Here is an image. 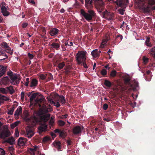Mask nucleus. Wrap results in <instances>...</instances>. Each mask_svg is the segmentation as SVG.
<instances>
[{
  "instance_id": "obj_1",
  "label": "nucleus",
  "mask_w": 155,
  "mask_h": 155,
  "mask_svg": "<svg viewBox=\"0 0 155 155\" xmlns=\"http://www.w3.org/2000/svg\"><path fill=\"white\" fill-rule=\"evenodd\" d=\"M135 3L144 13L149 12L152 5L155 4V0H135Z\"/></svg>"
},
{
  "instance_id": "obj_2",
  "label": "nucleus",
  "mask_w": 155,
  "mask_h": 155,
  "mask_svg": "<svg viewBox=\"0 0 155 155\" xmlns=\"http://www.w3.org/2000/svg\"><path fill=\"white\" fill-rule=\"evenodd\" d=\"M7 75L10 78V82L12 84L17 85L18 84L21 79L19 75L14 73L11 71L7 72Z\"/></svg>"
},
{
  "instance_id": "obj_3",
  "label": "nucleus",
  "mask_w": 155,
  "mask_h": 155,
  "mask_svg": "<svg viewBox=\"0 0 155 155\" xmlns=\"http://www.w3.org/2000/svg\"><path fill=\"white\" fill-rule=\"evenodd\" d=\"M87 52L85 51H79L77 53L76 59L78 64H82L83 61H86Z\"/></svg>"
},
{
  "instance_id": "obj_4",
  "label": "nucleus",
  "mask_w": 155,
  "mask_h": 155,
  "mask_svg": "<svg viewBox=\"0 0 155 155\" xmlns=\"http://www.w3.org/2000/svg\"><path fill=\"white\" fill-rule=\"evenodd\" d=\"M81 14L85 19L89 21L91 20L92 18L95 15L94 12L92 10H88L87 12H86L85 11L81 9Z\"/></svg>"
},
{
  "instance_id": "obj_5",
  "label": "nucleus",
  "mask_w": 155,
  "mask_h": 155,
  "mask_svg": "<svg viewBox=\"0 0 155 155\" xmlns=\"http://www.w3.org/2000/svg\"><path fill=\"white\" fill-rule=\"evenodd\" d=\"M11 134V132L8 129V126H4L0 131V138L5 139Z\"/></svg>"
},
{
  "instance_id": "obj_6",
  "label": "nucleus",
  "mask_w": 155,
  "mask_h": 155,
  "mask_svg": "<svg viewBox=\"0 0 155 155\" xmlns=\"http://www.w3.org/2000/svg\"><path fill=\"white\" fill-rule=\"evenodd\" d=\"M130 79L129 78H125L124 79L125 83L126 84H128L131 88L133 90H135L137 89L138 87V81L135 80L134 81V84H131L129 83Z\"/></svg>"
},
{
  "instance_id": "obj_7",
  "label": "nucleus",
  "mask_w": 155,
  "mask_h": 155,
  "mask_svg": "<svg viewBox=\"0 0 155 155\" xmlns=\"http://www.w3.org/2000/svg\"><path fill=\"white\" fill-rule=\"evenodd\" d=\"M114 14L111 12H108L106 10L103 13V18L108 20H112L113 19Z\"/></svg>"
},
{
  "instance_id": "obj_8",
  "label": "nucleus",
  "mask_w": 155,
  "mask_h": 155,
  "mask_svg": "<svg viewBox=\"0 0 155 155\" xmlns=\"http://www.w3.org/2000/svg\"><path fill=\"white\" fill-rule=\"evenodd\" d=\"M35 133L33 130L29 127V126H28L26 129V133L25 134V136L28 137V138H30L34 135Z\"/></svg>"
},
{
  "instance_id": "obj_9",
  "label": "nucleus",
  "mask_w": 155,
  "mask_h": 155,
  "mask_svg": "<svg viewBox=\"0 0 155 155\" xmlns=\"http://www.w3.org/2000/svg\"><path fill=\"white\" fill-rule=\"evenodd\" d=\"M33 148H30L29 151L31 155H35V152L37 151L39 153L40 151L39 146H34Z\"/></svg>"
},
{
  "instance_id": "obj_10",
  "label": "nucleus",
  "mask_w": 155,
  "mask_h": 155,
  "mask_svg": "<svg viewBox=\"0 0 155 155\" xmlns=\"http://www.w3.org/2000/svg\"><path fill=\"white\" fill-rule=\"evenodd\" d=\"M27 141V139L24 137H20L18 140V144L20 146L24 145Z\"/></svg>"
},
{
  "instance_id": "obj_11",
  "label": "nucleus",
  "mask_w": 155,
  "mask_h": 155,
  "mask_svg": "<svg viewBox=\"0 0 155 155\" xmlns=\"http://www.w3.org/2000/svg\"><path fill=\"white\" fill-rule=\"evenodd\" d=\"M101 51L97 49H95L92 51L91 52V54L93 58L98 57L100 55Z\"/></svg>"
},
{
  "instance_id": "obj_12",
  "label": "nucleus",
  "mask_w": 155,
  "mask_h": 155,
  "mask_svg": "<svg viewBox=\"0 0 155 155\" xmlns=\"http://www.w3.org/2000/svg\"><path fill=\"white\" fill-rule=\"evenodd\" d=\"M58 95L57 94H54V96L52 95L48 98V100L50 104H52L54 103V100L58 99Z\"/></svg>"
},
{
  "instance_id": "obj_13",
  "label": "nucleus",
  "mask_w": 155,
  "mask_h": 155,
  "mask_svg": "<svg viewBox=\"0 0 155 155\" xmlns=\"http://www.w3.org/2000/svg\"><path fill=\"white\" fill-rule=\"evenodd\" d=\"M47 128V126L46 123H45L41 125L38 127L39 133L46 131Z\"/></svg>"
},
{
  "instance_id": "obj_14",
  "label": "nucleus",
  "mask_w": 155,
  "mask_h": 155,
  "mask_svg": "<svg viewBox=\"0 0 155 155\" xmlns=\"http://www.w3.org/2000/svg\"><path fill=\"white\" fill-rule=\"evenodd\" d=\"M1 10L4 16H7L9 15V12L7 10V9L5 6H2L1 8Z\"/></svg>"
},
{
  "instance_id": "obj_15",
  "label": "nucleus",
  "mask_w": 155,
  "mask_h": 155,
  "mask_svg": "<svg viewBox=\"0 0 155 155\" xmlns=\"http://www.w3.org/2000/svg\"><path fill=\"white\" fill-rule=\"evenodd\" d=\"M81 128L79 126H77L75 127L73 130V132L74 134H78L81 132Z\"/></svg>"
},
{
  "instance_id": "obj_16",
  "label": "nucleus",
  "mask_w": 155,
  "mask_h": 155,
  "mask_svg": "<svg viewBox=\"0 0 155 155\" xmlns=\"http://www.w3.org/2000/svg\"><path fill=\"white\" fill-rule=\"evenodd\" d=\"M2 83L4 84H8L10 82V78L8 76H6L2 78L1 79Z\"/></svg>"
},
{
  "instance_id": "obj_17",
  "label": "nucleus",
  "mask_w": 155,
  "mask_h": 155,
  "mask_svg": "<svg viewBox=\"0 0 155 155\" xmlns=\"http://www.w3.org/2000/svg\"><path fill=\"white\" fill-rule=\"evenodd\" d=\"M58 31V30L57 28H52L50 31V34L51 36H54L57 35Z\"/></svg>"
},
{
  "instance_id": "obj_18",
  "label": "nucleus",
  "mask_w": 155,
  "mask_h": 155,
  "mask_svg": "<svg viewBox=\"0 0 155 155\" xmlns=\"http://www.w3.org/2000/svg\"><path fill=\"white\" fill-rule=\"evenodd\" d=\"M92 0H85V5L87 8H89L91 7Z\"/></svg>"
},
{
  "instance_id": "obj_19",
  "label": "nucleus",
  "mask_w": 155,
  "mask_h": 155,
  "mask_svg": "<svg viewBox=\"0 0 155 155\" xmlns=\"http://www.w3.org/2000/svg\"><path fill=\"white\" fill-rule=\"evenodd\" d=\"M50 118V115L48 114L46 115H43L41 117V120L44 122H46Z\"/></svg>"
},
{
  "instance_id": "obj_20",
  "label": "nucleus",
  "mask_w": 155,
  "mask_h": 155,
  "mask_svg": "<svg viewBox=\"0 0 155 155\" xmlns=\"http://www.w3.org/2000/svg\"><path fill=\"white\" fill-rule=\"evenodd\" d=\"M51 46L52 48H54L57 50L59 49L60 47V45L59 44L54 42L52 43L51 45Z\"/></svg>"
},
{
  "instance_id": "obj_21",
  "label": "nucleus",
  "mask_w": 155,
  "mask_h": 155,
  "mask_svg": "<svg viewBox=\"0 0 155 155\" xmlns=\"http://www.w3.org/2000/svg\"><path fill=\"white\" fill-rule=\"evenodd\" d=\"M6 88L7 91V93L9 92L10 94H12L15 92V90L12 86H10L8 87H6Z\"/></svg>"
},
{
  "instance_id": "obj_22",
  "label": "nucleus",
  "mask_w": 155,
  "mask_h": 155,
  "mask_svg": "<svg viewBox=\"0 0 155 155\" xmlns=\"http://www.w3.org/2000/svg\"><path fill=\"white\" fill-rule=\"evenodd\" d=\"M94 2L96 4L101 6H103L104 5L103 0H94Z\"/></svg>"
},
{
  "instance_id": "obj_23",
  "label": "nucleus",
  "mask_w": 155,
  "mask_h": 155,
  "mask_svg": "<svg viewBox=\"0 0 155 155\" xmlns=\"http://www.w3.org/2000/svg\"><path fill=\"white\" fill-rule=\"evenodd\" d=\"M59 97L58 100L59 101L63 104H64L66 102L65 99L64 98V97L63 95H61L58 96V97Z\"/></svg>"
},
{
  "instance_id": "obj_24",
  "label": "nucleus",
  "mask_w": 155,
  "mask_h": 155,
  "mask_svg": "<svg viewBox=\"0 0 155 155\" xmlns=\"http://www.w3.org/2000/svg\"><path fill=\"white\" fill-rule=\"evenodd\" d=\"M21 110L22 108L20 106L18 107L14 115L15 116H18L21 113Z\"/></svg>"
},
{
  "instance_id": "obj_25",
  "label": "nucleus",
  "mask_w": 155,
  "mask_h": 155,
  "mask_svg": "<svg viewBox=\"0 0 155 155\" xmlns=\"http://www.w3.org/2000/svg\"><path fill=\"white\" fill-rule=\"evenodd\" d=\"M5 141L11 144H12L15 143V140L13 137H11L5 140Z\"/></svg>"
},
{
  "instance_id": "obj_26",
  "label": "nucleus",
  "mask_w": 155,
  "mask_h": 155,
  "mask_svg": "<svg viewBox=\"0 0 155 155\" xmlns=\"http://www.w3.org/2000/svg\"><path fill=\"white\" fill-rule=\"evenodd\" d=\"M54 146L57 148L58 150L61 149L60 142L59 141L54 142L53 143Z\"/></svg>"
},
{
  "instance_id": "obj_27",
  "label": "nucleus",
  "mask_w": 155,
  "mask_h": 155,
  "mask_svg": "<svg viewBox=\"0 0 155 155\" xmlns=\"http://www.w3.org/2000/svg\"><path fill=\"white\" fill-rule=\"evenodd\" d=\"M38 81L35 79H33L31 83L30 86L31 87H35L37 84Z\"/></svg>"
},
{
  "instance_id": "obj_28",
  "label": "nucleus",
  "mask_w": 155,
  "mask_h": 155,
  "mask_svg": "<svg viewBox=\"0 0 155 155\" xmlns=\"http://www.w3.org/2000/svg\"><path fill=\"white\" fill-rule=\"evenodd\" d=\"M44 100V98L42 97H38L35 99V101L36 103H39L43 101Z\"/></svg>"
},
{
  "instance_id": "obj_29",
  "label": "nucleus",
  "mask_w": 155,
  "mask_h": 155,
  "mask_svg": "<svg viewBox=\"0 0 155 155\" xmlns=\"http://www.w3.org/2000/svg\"><path fill=\"white\" fill-rule=\"evenodd\" d=\"M38 97V94L36 93H34L31 94L30 98V103H31L32 101L35 98L37 97Z\"/></svg>"
},
{
  "instance_id": "obj_30",
  "label": "nucleus",
  "mask_w": 155,
  "mask_h": 155,
  "mask_svg": "<svg viewBox=\"0 0 155 155\" xmlns=\"http://www.w3.org/2000/svg\"><path fill=\"white\" fill-rule=\"evenodd\" d=\"M0 100L2 101H8L10 100V98L8 97L2 95H0Z\"/></svg>"
},
{
  "instance_id": "obj_31",
  "label": "nucleus",
  "mask_w": 155,
  "mask_h": 155,
  "mask_svg": "<svg viewBox=\"0 0 155 155\" xmlns=\"http://www.w3.org/2000/svg\"><path fill=\"white\" fill-rule=\"evenodd\" d=\"M150 38L149 37H147L145 43L147 46L151 47L152 46V45L150 42Z\"/></svg>"
},
{
  "instance_id": "obj_32",
  "label": "nucleus",
  "mask_w": 155,
  "mask_h": 155,
  "mask_svg": "<svg viewBox=\"0 0 155 155\" xmlns=\"http://www.w3.org/2000/svg\"><path fill=\"white\" fill-rule=\"evenodd\" d=\"M104 84L106 86L108 87H110L112 85L111 83L109 81L107 80L104 81Z\"/></svg>"
},
{
  "instance_id": "obj_33",
  "label": "nucleus",
  "mask_w": 155,
  "mask_h": 155,
  "mask_svg": "<svg viewBox=\"0 0 155 155\" xmlns=\"http://www.w3.org/2000/svg\"><path fill=\"white\" fill-rule=\"evenodd\" d=\"M107 41V40L106 39L103 40L101 43V45L100 46V48H104L105 46V44L106 43Z\"/></svg>"
},
{
  "instance_id": "obj_34",
  "label": "nucleus",
  "mask_w": 155,
  "mask_h": 155,
  "mask_svg": "<svg viewBox=\"0 0 155 155\" xmlns=\"http://www.w3.org/2000/svg\"><path fill=\"white\" fill-rule=\"evenodd\" d=\"M65 64L64 62L59 63L58 65V68L60 70L61 69L65 66Z\"/></svg>"
},
{
  "instance_id": "obj_35",
  "label": "nucleus",
  "mask_w": 155,
  "mask_h": 155,
  "mask_svg": "<svg viewBox=\"0 0 155 155\" xmlns=\"http://www.w3.org/2000/svg\"><path fill=\"white\" fill-rule=\"evenodd\" d=\"M6 69V67L2 65H0V71L3 72L5 73Z\"/></svg>"
},
{
  "instance_id": "obj_36",
  "label": "nucleus",
  "mask_w": 155,
  "mask_h": 155,
  "mask_svg": "<svg viewBox=\"0 0 155 155\" xmlns=\"http://www.w3.org/2000/svg\"><path fill=\"white\" fill-rule=\"evenodd\" d=\"M19 123V121H17L10 125L11 128L13 129L17 126Z\"/></svg>"
},
{
  "instance_id": "obj_37",
  "label": "nucleus",
  "mask_w": 155,
  "mask_h": 155,
  "mask_svg": "<svg viewBox=\"0 0 155 155\" xmlns=\"http://www.w3.org/2000/svg\"><path fill=\"white\" fill-rule=\"evenodd\" d=\"M59 134L60 136L62 137H64L67 136L66 133L63 130H61Z\"/></svg>"
},
{
  "instance_id": "obj_38",
  "label": "nucleus",
  "mask_w": 155,
  "mask_h": 155,
  "mask_svg": "<svg viewBox=\"0 0 155 155\" xmlns=\"http://www.w3.org/2000/svg\"><path fill=\"white\" fill-rule=\"evenodd\" d=\"M15 110V107H13L11 108L10 110H8V114L10 115H12L13 114V112Z\"/></svg>"
},
{
  "instance_id": "obj_39",
  "label": "nucleus",
  "mask_w": 155,
  "mask_h": 155,
  "mask_svg": "<svg viewBox=\"0 0 155 155\" xmlns=\"http://www.w3.org/2000/svg\"><path fill=\"white\" fill-rule=\"evenodd\" d=\"M32 121L33 122L34 124L38 123L40 121V120L38 119L35 117H34Z\"/></svg>"
},
{
  "instance_id": "obj_40",
  "label": "nucleus",
  "mask_w": 155,
  "mask_h": 155,
  "mask_svg": "<svg viewBox=\"0 0 155 155\" xmlns=\"http://www.w3.org/2000/svg\"><path fill=\"white\" fill-rule=\"evenodd\" d=\"M0 92L2 93L3 94H7V88H0Z\"/></svg>"
},
{
  "instance_id": "obj_41",
  "label": "nucleus",
  "mask_w": 155,
  "mask_h": 155,
  "mask_svg": "<svg viewBox=\"0 0 155 155\" xmlns=\"http://www.w3.org/2000/svg\"><path fill=\"white\" fill-rule=\"evenodd\" d=\"M5 55V57L1 59L0 60H4L8 58L7 56L5 54V53L3 52V51L2 50H0V55Z\"/></svg>"
},
{
  "instance_id": "obj_42",
  "label": "nucleus",
  "mask_w": 155,
  "mask_h": 155,
  "mask_svg": "<svg viewBox=\"0 0 155 155\" xmlns=\"http://www.w3.org/2000/svg\"><path fill=\"white\" fill-rule=\"evenodd\" d=\"M5 49L8 53L11 54H12L13 52L12 50H11V48L9 46Z\"/></svg>"
},
{
  "instance_id": "obj_43",
  "label": "nucleus",
  "mask_w": 155,
  "mask_h": 155,
  "mask_svg": "<svg viewBox=\"0 0 155 155\" xmlns=\"http://www.w3.org/2000/svg\"><path fill=\"white\" fill-rule=\"evenodd\" d=\"M54 117H51L49 122V124L51 125H52L54 123Z\"/></svg>"
},
{
  "instance_id": "obj_44",
  "label": "nucleus",
  "mask_w": 155,
  "mask_h": 155,
  "mask_svg": "<svg viewBox=\"0 0 155 155\" xmlns=\"http://www.w3.org/2000/svg\"><path fill=\"white\" fill-rule=\"evenodd\" d=\"M58 125L61 126H63L65 124V123L63 120H60L58 122Z\"/></svg>"
},
{
  "instance_id": "obj_45",
  "label": "nucleus",
  "mask_w": 155,
  "mask_h": 155,
  "mask_svg": "<svg viewBox=\"0 0 155 155\" xmlns=\"http://www.w3.org/2000/svg\"><path fill=\"white\" fill-rule=\"evenodd\" d=\"M59 101L58 100V101L56 102L54 101V103L52 104H53L55 106L57 107H58L60 106V105L58 102Z\"/></svg>"
},
{
  "instance_id": "obj_46",
  "label": "nucleus",
  "mask_w": 155,
  "mask_h": 155,
  "mask_svg": "<svg viewBox=\"0 0 155 155\" xmlns=\"http://www.w3.org/2000/svg\"><path fill=\"white\" fill-rule=\"evenodd\" d=\"M150 54L154 55V57L155 58V48H153L151 49Z\"/></svg>"
},
{
  "instance_id": "obj_47",
  "label": "nucleus",
  "mask_w": 155,
  "mask_h": 155,
  "mask_svg": "<svg viewBox=\"0 0 155 155\" xmlns=\"http://www.w3.org/2000/svg\"><path fill=\"white\" fill-rule=\"evenodd\" d=\"M5 151L2 148H0V155H5Z\"/></svg>"
},
{
  "instance_id": "obj_48",
  "label": "nucleus",
  "mask_w": 155,
  "mask_h": 155,
  "mask_svg": "<svg viewBox=\"0 0 155 155\" xmlns=\"http://www.w3.org/2000/svg\"><path fill=\"white\" fill-rule=\"evenodd\" d=\"M2 46L3 48L5 49L8 46V45L5 42H3L2 44Z\"/></svg>"
},
{
  "instance_id": "obj_49",
  "label": "nucleus",
  "mask_w": 155,
  "mask_h": 155,
  "mask_svg": "<svg viewBox=\"0 0 155 155\" xmlns=\"http://www.w3.org/2000/svg\"><path fill=\"white\" fill-rule=\"evenodd\" d=\"M101 74L103 75H106L107 74V71L105 69H103L101 71Z\"/></svg>"
},
{
  "instance_id": "obj_50",
  "label": "nucleus",
  "mask_w": 155,
  "mask_h": 155,
  "mask_svg": "<svg viewBox=\"0 0 155 155\" xmlns=\"http://www.w3.org/2000/svg\"><path fill=\"white\" fill-rule=\"evenodd\" d=\"M116 71H112L110 73V76L112 77H114L116 75Z\"/></svg>"
},
{
  "instance_id": "obj_51",
  "label": "nucleus",
  "mask_w": 155,
  "mask_h": 155,
  "mask_svg": "<svg viewBox=\"0 0 155 155\" xmlns=\"http://www.w3.org/2000/svg\"><path fill=\"white\" fill-rule=\"evenodd\" d=\"M120 14L121 15H123L124 14V10L122 9H120L118 10Z\"/></svg>"
},
{
  "instance_id": "obj_52",
  "label": "nucleus",
  "mask_w": 155,
  "mask_h": 155,
  "mask_svg": "<svg viewBox=\"0 0 155 155\" xmlns=\"http://www.w3.org/2000/svg\"><path fill=\"white\" fill-rule=\"evenodd\" d=\"M41 110H42V112L45 111L46 112L48 111L47 108L46 107V106L45 105H44L43 106V107L42 108V109H41Z\"/></svg>"
},
{
  "instance_id": "obj_53",
  "label": "nucleus",
  "mask_w": 155,
  "mask_h": 155,
  "mask_svg": "<svg viewBox=\"0 0 155 155\" xmlns=\"http://www.w3.org/2000/svg\"><path fill=\"white\" fill-rule=\"evenodd\" d=\"M28 55L29 58L30 59H32L34 58L33 55L30 54V53H28Z\"/></svg>"
},
{
  "instance_id": "obj_54",
  "label": "nucleus",
  "mask_w": 155,
  "mask_h": 155,
  "mask_svg": "<svg viewBox=\"0 0 155 155\" xmlns=\"http://www.w3.org/2000/svg\"><path fill=\"white\" fill-rule=\"evenodd\" d=\"M29 82V78H27L26 79V81L25 82V85L26 86H28V84Z\"/></svg>"
},
{
  "instance_id": "obj_55",
  "label": "nucleus",
  "mask_w": 155,
  "mask_h": 155,
  "mask_svg": "<svg viewBox=\"0 0 155 155\" xmlns=\"http://www.w3.org/2000/svg\"><path fill=\"white\" fill-rule=\"evenodd\" d=\"M108 108V105L106 104H105L103 106V109L104 110H106Z\"/></svg>"
},
{
  "instance_id": "obj_56",
  "label": "nucleus",
  "mask_w": 155,
  "mask_h": 155,
  "mask_svg": "<svg viewBox=\"0 0 155 155\" xmlns=\"http://www.w3.org/2000/svg\"><path fill=\"white\" fill-rule=\"evenodd\" d=\"M28 25V24L27 23H24L22 25V27L23 28H26Z\"/></svg>"
},
{
  "instance_id": "obj_57",
  "label": "nucleus",
  "mask_w": 155,
  "mask_h": 155,
  "mask_svg": "<svg viewBox=\"0 0 155 155\" xmlns=\"http://www.w3.org/2000/svg\"><path fill=\"white\" fill-rule=\"evenodd\" d=\"M82 65L85 68H87L88 67L86 63V61L82 62Z\"/></svg>"
},
{
  "instance_id": "obj_58",
  "label": "nucleus",
  "mask_w": 155,
  "mask_h": 155,
  "mask_svg": "<svg viewBox=\"0 0 155 155\" xmlns=\"http://www.w3.org/2000/svg\"><path fill=\"white\" fill-rule=\"evenodd\" d=\"M39 77L42 79H44L46 78L45 76L43 74H41L39 75Z\"/></svg>"
},
{
  "instance_id": "obj_59",
  "label": "nucleus",
  "mask_w": 155,
  "mask_h": 155,
  "mask_svg": "<svg viewBox=\"0 0 155 155\" xmlns=\"http://www.w3.org/2000/svg\"><path fill=\"white\" fill-rule=\"evenodd\" d=\"M21 99L22 100H23L24 99L25 96V93L24 92H21Z\"/></svg>"
},
{
  "instance_id": "obj_60",
  "label": "nucleus",
  "mask_w": 155,
  "mask_h": 155,
  "mask_svg": "<svg viewBox=\"0 0 155 155\" xmlns=\"http://www.w3.org/2000/svg\"><path fill=\"white\" fill-rule=\"evenodd\" d=\"M61 130L58 129H56L54 130V132L55 133H60Z\"/></svg>"
},
{
  "instance_id": "obj_61",
  "label": "nucleus",
  "mask_w": 155,
  "mask_h": 155,
  "mask_svg": "<svg viewBox=\"0 0 155 155\" xmlns=\"http://www.w3.org/2000/svg\"><path fill=\"white\" fill-rule=\"evenodd\" d=\"M9 149L10 150V153H13V152L14 151V148L12 147H9Z\"/></svg>"
},
{
  "instance_id": "obj_62",
  "label": "nucleus",
  "mask_w": 155,
  "mask_h": 155,
  "mask_svg": "<svg viewBox=\"0 0 155 155\" xmlns=\"http://www.w3.org/2000/svg\"><path fill=\"white\" fill-rule=\"evenodd\" d=\"M143 60V61L145 63H147V62L148 61V59L146 58H144Z\"/></svg>"
},
{
  "instance_id": "obj_63",
  "label": "nucleus",
  "mask_w": 155,
  "mask_h": 155,
  "mask_svg": "<svg viewBox=\"0 0 155 155\" xmlns=\"http://www.w3.org/2000/svg\"><path fill=\"white\" fill-rule=\"evenodd\" d=\"M67 146H69L71 144V142L70 140H68L67 141Z\"/></svg>"
},
{
  "instance_id": "obj_64",
  "label": "nucleus",
  "mask_w": 155,
  "mask_h": 155,
  "mask_svg": "<svg viewBox=\"0 0 155 155\" xmlns=\"http://www.w3.org/2000/svg\"><path fill=\"white\" fill-rule=\"evenodd\" d=\"M68 116V114H65L64 115H63L62 116V119H63L67 118V117Z\"/></svg>"
}]
</instances>
